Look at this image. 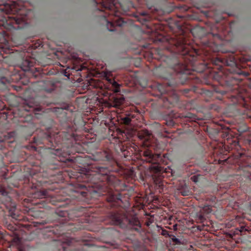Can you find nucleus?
I'll return each mask as SVG.
<instances>
[{
    "label": "nucleus",
    "mask_w": 251,
    "mask_h": 251,
    "mask_svg": "<svg viewBox=\"0 0 251 251\" xmlns=\"http://www.w3.org/2000/svg\"><path fill=\"white\" fill-rule=\"evenodd\" d=\"M204 219V218L203 217V216H201L200 217V220H201V221H202V220H203Z\"/></svg>",
    "instance_id": "nucleus-36"
},
{
    "label": "nucleus",
    "mask_w": 251,
    "mask_h": 251,
    "mask_svg": "<svg viewBox=\"0 0 251 251\" xmlns=\"http://www.w3.org/2000/svg\"><path fill=\"white\" fill-rule=\"evenodd\" d=\"M57 201L58 202H60V201L65 202V204H58V206H65L66 204L68 203V200L67 198H66V199L57 198Z\"/></svg>",
    "instance_id": "nucleus-26"
},
{
    "label": "nucleus",
    "mask_w": 251,
    "mask_h": 251,
    "mask_svg": "<svg viewBox=\"0 0 251 251\" xmlns=\"http://www.w3.org/2000/svg\"><path fill=\"white\" fill-rule=\"evenodd\" d=\"M158 89L162 95L163 94L167 93L168 91L167 88L165 87L163 85L161 84L158 85Z\"/></svg>",
    "instance_id": "nucleus-23"
},
{
    "label": "nucleus",
    "mask_w": 251,
    "mask_h": 251,
    "mask_svg": "<svg viewBox=\"0 0 251 251\" xmlns=\"http://www.w3.org/2000/svg\"><path fill=\"white\" fill-rule=\"evenodd\" d=\"M165 46L170 55H164L160 51H157L159 56L153 57L163 62L170 69L171 74L163 77L167 79H174L176 83H189L191 80L198 82V77L193 75L197 65L196 50L192 52L184 39H167Z\"/></svg>",
    "instance_id": "nucleus-1"
},
{
    "label": "nucleus",
    "mask_w": 251,
    "mask_h": 251,
    "mask_svg": "<svg viewBox=\"0 0 251 251\" xmlns=\"http://www.w3.org/2000/svg\"><path fill=\"white\" fill-rule=\"evenodd\" d=\"M64 75L66 76H69V75H67V73L66 72H65L64 73Z\"/></svg>",
    "instance_id": "nucleus-39"
},
{
    "label": "nucleus",
    "mask_w": 251,
    "mask_h": 251,
    "mask_svg": "<svg viewBox=\"0 0 251 251\" xmlns=\"http://www.w3.org/2000/svg\"><path fill=\"white\" fill-rule=\"evenodd\" d=\"M184 117L192 120H195L196 119V116L195 114H193L191 113H186Z\"/></svg>",
    "instance_id": "nucleus-25"
},
{
    "label": "nucleus",
    "mask_w": 251,
    "mask_h": 251,
    "mask_svg": "<svg viewBox=\"0 0 251 251\" xmlns=\"http://www.w3.org/2000/svg\"><path fill=\"white\" fill-rule=\"evenodd\" d=\"M251 117V116H250ZM249 143L250 145H251V139L249 141Z\"/></svg>",
    "instance_id": "nucleus-41"
},
{
    "label": "nucleus",
    "mask_w": 251,
    "mask_h": 251,
    "mask_svg": "<svg viewBox=\"0 0 251 251\" xmlns=\"http://www.w3.org/2000/svg\"><path fill=\"white\" fill-rule=\"evenodd\" d=\"M2 104V101L0 100V105Z\"/></svg>",
    "instance_id": "nucleus-44"
},
{
    "label": "nucleus",
    "mask_w": 251,
    "mask_h": 251,
    "mask_svg": "<svg viewBox=\"0 0 251 251\" xmlns=\"http://www.w3.org/2000/svg\"><path fill=\"white\" fill-rule=\"evenodd\" d=\"M109 216L113 224L122 228H131L138 232L142 230L140 223L136 218L130 219L125 214L119 212H111Z\"/></svg>",
    "instance_id": "nucleus-7"
},
{
    "label": "nucleus",
    "mask_w": 251,
    "mask_h": 251,
    "mask_svg": "<svg viewBox=\"0 0 251 251\" xmlns=\"http://www.w3.org/2000/svg\"><path fill=\"white\" fill-rule=\"evenodd\" d=\"M101 8L108 10V16H103L106 23L107 29L110 31L115 30L116 26H122L125 22L120 17L121 14H127L129 9L133 6L132 3L129 0L115 3V0H100L96 1Z\"/></svg>",
    "instance_id": "nucleus-5"
},
{
    "label": "nucleus",
    "mask_w": 251,
    "mask_h": 251,
    "mask_svg": "<svg viewBox=\"0 0 251 251\" xmlns=\"http://www.w3.org/2000/svg\"><path fill=\"white\" fill-rule=\"evenodd\" d=\"M131 121V118L130 115L125 116L121 118V123L123 124L128 125Z\"/></svg>",
    "instance_id": "nucleus-20"
},
{
    "label": "nucleus",
    "mask_w": 251,
    "mask_h": 251,
    "mask_svg": "<svg viewBox=\"0 0 251 251\" xmlns=\"http://www.w3.org/2000/svg\"><path fill=\"white\" fill-rule=\"evenodd\" d=\"M106 200L111 207L121 206L123 203L121 194L117 192L113 193L110 192Z\"/></svg>",
    "instance_id": "nucleus-10"
},
{
    "label": "nucleus",
    "mask_w": 251,
    "mask_h": 251,
    "mask_svg": "<svg viewBox=\"0 0 251 251\" xmlns=\"http://www.w3.org/2000/svg\"><path fill=\"white\" fill-rule=\"evenodd\" d=\"M124 99L123 98H115L113 101V106L115 107H119L120 105L124 102Z\"/></svg>",
    "instance_id": "nucleus-18"
},
{
    "label": "nucleus",
    "mask_w": 251,
    "mask_h": 251,
    "mask_svg": "<svg viewBox=\"0 0 251 251\" xmlns=\"http://www.w3.org/2000/svg\"><path fill=\"white\" fill-rule=\"evenodd\" d=\"M216 61L217 62V63H220V62H222V61L221 60L219 59H217V60H216Z\"/></svg>",
    "instance_id": "nucleus-37"
},
{
    "label": "nucleus",
    "mask_w": 251,
    "mask_h": 251,
    "mask_svg": "<svg viewBox=\"0 0 251 251\" xmlns=\"http://www.w3.org/2000/svg\"><path fill=\"white\" fill-rule=\"evenodd\" d=\"M66 108L55 107L54 108V113L58 118L66 116Z\"/></svg>",
    "instance_id": "nucleus-15"
},
{
    "label": "nucleus",
    "mask_w": 251,
    "mask_h": 251,
    "mask_svg": "<svg viewBox=\"0 0 251 251\" xmlns=\"http://www.w3.org/2000/svg\"><path fill=\"white\" fill-rule=\"evenodd\" d=\"M138 136L140 140L147 143L151 140L152 134L147 129H143L139 131Z\"/></svg>",
    "instance_id": "nucleus-11"
},
{
    "label": "nucleus",
    "mask_w": 251,
    "mask_h": 251,
    "mask_svg": "<svg viewBox=\"0 0 251 251\" xmlns=\"http://www.w3.org/2000/svg\"><path fill=\"white\" fill-rule=\"evenodd\" d=\"M27 118L29 121H30L32 120L33 116L31 114H29V115L27 114Z\"/></svg>",
    "instance_id": "nucleus-31"
},
{
    "label": "nucleus",
    "mask_w": 251,
    "mask_h": 251,
    "mask_svg": "<svg viewBox=\"0 0 251 251\" xmlns=\"http://www.w3.org/2000/svg\"><path fill=\"white\" fill-rule=\"evenodd\" d=\"M191 90L189 89H186L183 90V94L186 95Z\"/></svg>",
    "instance_id": "nucleus-30"
},
{
    "label": "nucleus",
    "mask_w": 251,
    "mask_h": 251,
    "mask_svg": "<svg viewBox=\"0 0 251 251\" xmlns=\"http://www.w3.org/2000/svg\"><path fill=\"white\" fill-rule=\"evenodd\" d=\"M143 160L151 163L150 167L151 171L154 173H160L163 171L164 167L162 164H165V158L166 155L162 156L161 154H153L152 152L148 149H146L142 152Z\"/></svg>",
    "instance_id": "nucleus-8"
},
{
    "label": "nucleus",
    "mask_w": 251,
    "mask_h": 251,
    "mask_svg": "<svg viewBox=\"0 0 251 251\" xmlns=\"http://www.w3.org/2000/svg\"><path fill=\"white\" fill-rule=\"evenodd\" d=\"M5 79V77H4V76H1L0 77V80L1 82H3V80Z\"/></svg>",
    "instance_id": "nucleus-33"
},
{
    "label": "nucleus",
    "mask_w": 251,
    "mask_h": 251,
    "mask_svg": "<svg viewBox=\"0 0 251 251\" xmlns=\"http://www.w3.org/2000/svg\"><path fill=\"white\" fill-rule=\"evenodd\" d=\"M171 94L172 95V96L169 95L168 97L165 98V100L164 102H168L170 104V106H173L174 104L178 100V97L174 91L171 92Z\"/></svg>",
    "instance_id": "nucleus-14"
},
{
    "label": "nucleus",
    "mask_w": 251,
    "mask_h": 251,
    "mask_svg": "<svg viewBox=\"0 0 251 251\" xmlns=\"http://www.w3.org/2000/svg\"><path fill=\"white\" fill-rule=\"evenodd\" d=\"M87 187V186H86V185H83V184H81V185H79V187H80V188H84V187Z\"/></svg>",
    "instance_id": "nucleus-34"
},
{
    "label": "nucleus",
    "mask_w": 251,
    "mask_h": 251,
    "mask_svg": "<svg viewBox=\"0 0 251 251\" xmlns=\"http://www.w3.org/2000/svg\"><path fill=\"white\" fill-rule=\"evenodd\" d=\"M117 136V138L119 139H122V138H123V140H125L127 138L126 133L125 131L120 129H119L118 131Z\"/></svg>",
    "instance_id": "nucleus-21"
},
{
    "label": "nucleus",
    "mask_w": 251,
    "mask_h": 251,
    "mask_svg": "<svg viewBox=\"0 0 251 251\" xmlns=\"http://www.w3.org/2000/svg\"><path fill=\"white\" fill-rule=\"evenodd\" d=\"M161 234L165 237H171L173 236V233L172 232H169L166 229H162L161 231Z\"/></svg>",
    "instance_id": "nucleus-24"
},
{
    "label": "nucleus",
    "mask_w": 251,
    "mask_h": 251,
    "mask_svg": "<svg viewBox=\"0 0 251 251\" xmlns=\"http://www.w3.org/2000/svg\"><path fill=\"white\" fill-rule=\"evenodd\" d=\"M113 86L115 88V90L116 91H119V89L120 88V85L115 81L113 80L112 82Z\"/></svg>",
    "instance_id": "nucleus-27"
},
{
    "label": "nucleus",
    "mask_w": 251,
    "mask_h": 251,
    "mask_svg": "<svg viewBox=\"0 0 251 251\" xmlns=\"http://www.w3.org/2000/svg\"><path fill=\"white\" fill-rule=\"evenodd\" d=\"M78 193H79L82 197H84L86 196V194H87V193L84 191H80Z\"/></svg>",
    "instance_id": "nucleus-29"
},
{
    "label": "nucleus",
    "mask_w": 251,
    "mask_h": 251,
    "mask_svg": "<svg viewBox=\"0 0 251 251\" xmlns=\"http://www.w3.org/2000/svg\"><path fill=\"white\" fill-rule=\"evenodd\" d=\"M1 193H2V195L3 196H6L7 195V192L4 190L1 192Z\"/></svg>",
    "instance_id": "nucleus-32"
},
{
    "label": "nucleus",
    "mask_w": 251,
    "mask_h": 251,
    "mask_svg": "<svg viewBox=\"0 0 251 251\" xmlns=\"http://www.w3.org/2000/svg\"><path fill=\"white\" fill-rule=\"evenodd\" d=\"M37 103H32L31 101L24 105L22 109L26 112H34L35 111H40L41 108L38 107Z\"/></svg>",
    "instance_id": "nucleus-12"
},
{
    "label": "nucleus",
    "mask_w": 251,
    "mask_h": 251,
    "mask_svg": "<svg viewBox=\"0 0 251 251\" xmlns=\"http://www.w3.org/2000/svg\"><path fill=\"white\" fill-rule=\"evenodd\" d=\"M244 175L251 179V165H248L243 169Z\"/></svg>",
    "instance_id": "nucleus-17"
},
{
    "label": "nucleus",
    "mask_w": 251,
    "mask_h": 251,
    "mask_svg": "<svg viewBox=\"0 0 251 251\" xmlns=\"http://www.w3.org/2000/svg\"><path fill=\"white\" fill-rule=\"evenodd\" d=\"M73 175L72 174L70 175V177H74V176H73Z\"/></svg>",
    "instance_id": "nucleus-43"
},
{
    "label": "nucleus",
    "mask_w": 251,
    "mask_h": 251,
    "mask_svg": "<svg viewBox=\"0 0 251 251\" xmlns=\"http://www.w3.org/2000/svg\"><path fill=\"white\" fill-rule=\"evenodd\" d=\"M172 241L175 242L176 244H179L180 243V241L178 239L176 238L173 234L171 237H170Z\"/></svg>",
    "instance_id": "nucleus-28"
},
{
    "label": "nucleus",
    "mask_w": 251,
    "mask_h": 251,
    "mask_svg": "<svg viewBox=\"0 0 251 251\" xmlns=\"http://www.w3.org/2000/svg\"><path fill=\"white\" fill-rule=\"evenodd\" d=\"M34 61L33 59H26L23 61L21 65V68L25 72L29 71L31 69V67L34 66Z\"/></svg>",
    "instance_id": "nucleus-13"
},
{
    "label": "nucleus",
    "mask_w": 251,
    "mask_h": 251,
    "mask_svg": "<svg viewBox=\"0 0 251 251\" xmlns=\"http://www.w3.org/2000/svg\"><path fill=\"white\" fill-rule=\"evenodd\" d=\"M8 0H0V48L8 43L10 36L8 31L23 28L21 24H25L28 11L13 1L10 4Z\"/></svg>",
    "instance_id": "nucleus-3"
},
{
    "label": "nucleus",
    "mask_w": 251,
    "mask_h": 251,
    "mask_svg": "<svg viewBox=\"0 0 251 251\" xmlns=\"http://www.w3.org/2000/svg\"><path fill=\"white\" fill-rule=\"evenodd\" d=\"M249 205L251 209V201L249 202Z\"/></svg>",
    "instance_id": "nucleus-38"
},
{
    "label": "nucleus",
    "mask_w": 251,
    "mask_h": 251,
    "mask_svg": "<svg viewBox=\"0 0 251 251\" xmlns=\"http://www.w3.org/2000/svg\"><path fill=\"white\" fill-rule=\"evenodd\" d=\"M92 159L94 161L103 162H114L113 156L109 151H96L92 156Z\"/></svg>",
    "instance_id": "nucleus-9"
},
{
    "label": "nucleus",
    "mask_w": 251,
    "mask_h": 251,
    "mask_svg": "<svg viewBox=\"0 0 251 251\" xmlns=\"http://www.w3.org/2000/svg\"><path fill=\"white\" fill-rule=\"evenodd\" d=\"M218 69V72L214 70L210 72L205 83L209 85L210 80L213 79L217 81L221 85L225 86V90L215 89L216 92L221 94L223 96L226 95L227 93H230L227 96L230 99V104L244 108V112H241V114H245L246 110L251 108V104L248 102L250 98L245 97L244 90L240 88L238 84L239 80L236 79L231 74L226 75L222 66H219Z\"/></svg>",
    "instance_id": "nucleus-2"
},
{
    "label": "nucleus",
    "mask_w": 251,
    "mask_h": 251,
    "mask_svg": "<svg viewBox=\"0 0 251 251\" xmlns=\"http://www.w3.org/2000/svg\"><path fill=\"white\" fill-rule=\"evenodd\" d=\"M6 72V70H2V74H4Z\"/></svg>",
    "instance_id": "nucleus-40"
},
{
    "label": "nucleus",
    "mask_w": 251,
    "mask_h": 251,
    "mask_svg": "<svg viewBox=\"0 0 251 251\" xmlns=\"http://www.w3.org/2000/svg\"><path fill=\"white\" fill-rule=\"evenodd\" d=\"M110 171L107 167L101 166L98 164H92L89 166L84 174L80 173L77 176L79 181L81 180L92 184L88 185L92 187H101L111 181Z\"/></svg>",
    "instance_id": "nucleus-6"
},
{
    "label": "nucleus",
    "mask_w": 251,
    "mask_h": 251,
    "mask_svg": "<svg viewBox=\"0 0 251 251\" xmlns=\"http://www.w3.org/2000/svg\"><path fill=\"white\" fill-rule=\"evenodd\" d=\"M40 194H41V196L43 197H45L46 195L45 192H41Z\"/></svg>",
    "instance_id": "nucleus-35"
},
{
    "label": "nucleus",
    "mask_w": 251,
    "mask_h": 251,
    "mask_svg": "<svg viewBox=\"0 0 251 251\" xmlns=\"http://www.w3.org/2000/svg\"><path fill=\"white\" fill-rule=\"evenodd\" d=\"M168 84V86H171V84L169 83H167Z\"/></svg>",
    "instance_id": "nucleus-42"
},
{
    "label": "nucleus",
    "mask_w": 251,
    "mask_h": 251,
    "mask_svg": "<svg viewBox=\"0 0 251 251\" xmlns=\"http://www.w3.org/2000/svg\"><path fill=\"white\" fill-rule=\"evenodd\" d=\"M227 66H233L236 65V60L234 57H230L229 59L226 61Z\"/></svg>",
    "instance_id": "nucleus-19"
},
{
    "label": "nucleus",
    "mask_w": 251,
    "mask_h": 251,
    "mask_svg": "<svg viewBox=\"0 0 251 251\" xmlns=\"http://www.w3.org/2000/svg\"><path fill=\"white\" fill-rule=\"evenodd\" d=\"M74 138L75 133L69 126L64 131L41 132L37 137H34V142L37 144H47L50 146L49 148L54 150V155L58 157L57 160L66 162L69 160L67 156L71 153L69 148L73 147Z\"/></svg>",
    "instance_id": "nucleus-4"
},
{
    "label": "nucleus",
    "mask_w": 251,
    "mask_h": 251,
    "mask_svg": "<svg viewBox=\"0 0 251 251\" xmlns=\"http://www.w3.org/2000/svg\"><path fill=\"white\" fill-rule=\"evenodd\" d=\"M179 192L183 196H188L190 195L191 192L186 185L181 186L178 188Z\"/></svg>",
    "instance_id": "nucleus-16"
},
{
    "label": "nucleus",
    "mask_w": 251,
    "mask_h": 251,
    "mask_svg": "<svg viewBox=\"0 0 251 251\" xmlns=\"http://www.w3.org/2000/svg\"><path fill=\"white\" fill-rule=\"evenodd\" d=\"M47 83L50 84V86L49 88L45 87L43 88V90L48 93H51L55 89L54 84L50 81H47Z\"/></svg>",
    "instance_id": "nucleus-22"
}]
</instances>
